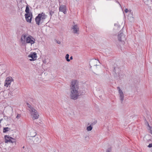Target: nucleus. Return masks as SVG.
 I'll list each match as a JSON object with an SVG mask.
<instances>
[{"mask_svg":"<svg viewBox=\"0 0 152 152\" xmlns=\"http://www.w3.org/2000/svg\"><path fill=\"white\" fill-rule=\"evenodd\" d=\"M79 88L78 83L76 80H72L71 82L70 90V98L73 100L77 99L79 96L78 90Z\"/></svg>","mask_w":152,"mask_h":152,"instance_id":"1","label":"nucleus"},{"mask_svg":"<svg viewBox=\"0 0 152 152\" xmlns=\"http://www.w3.org/2000/svg\"><path fill=\"white\" fill-rule=\"evenodd\" d=\"M20 40L23 44L24 43L26 42L27 43H30L31 45L34 44L35 41V39L31 36L29 35L26 37V34H23L22 35Z\"/></svg>","mask_w":152,"mask_h":152,"instance_id":"2","label":"nucleus"},{"mask_svg":"<svg viewBox=\"0 0 152 152\" xmlns=\"http://www.w3.org/2000/svg\"><path fill=\"white\" fill-rule=\"evenodd\" d=\"M46 16L47 15L43 12L41 14H39L35 18L36 24L39 26L40 25V23H43L46 18Z\"/></svg>","mask_w":152,"mask_h":152,"instance_id":"3","label":"nucleus"},{"mask_svg":"<svg viewBox=\"0 0 152 152\" xmlns=\"http://www.w3.org/2000/svg\"><path fill=\"white\" fill-rule=\"evenodd\" d=\"M118 37V40L121 42L122 44L124 45L125 43L124 40H126V35L123 33L122 30L119 31Z\"/></svg>","mask_w":152,"mask_h":152,"instance_id":"4","label":"nucleus"},{"mask_svg":"<svg viewBox=\"0 0 152 152\" xmlns=\"http://www.w3.org/2000/svg\"><path fill=\"white\" fill-rule=\"evenodd\" d=\"M113 72L115 73V75H118L120 76V74L121 72L120 67L118 65L116 64H114L113 69Z\"/></svg>","mask_w":152,"mask_h":152,"instance_id":"5","label":"nucleus"},{"mask_svg":"<svg viewBox=\"0 0 152 152\" xmlns=\"http://www.w3.org/2000/svg\"><path fill=\"white\" fill-rule=\"evenodd\" d=\"M98 62L100 63L99 61L96 59H92L91 60L89 63L90 68H91L92 66H93L94 67L95 69H96L97 66H99V65L97 64Z\"/></svg>","mask_w":152,"mask_h":152,"instance_id":"6","label":"nucleus"},{"mask_svg":"<svg viewBox=\"0 0 152 152\" xmlns=\"http://www.w3.org/2000/svg\"><path fill=\"white\" fill-rule=\"evenodd\" d=\"M31 112V115L33 116L32 118L33 119H37L38 118L39 115L36 110L34 108H32Z\"/></svg>","mask_w":152,"mask_h":152,"instance_id":"7","label":"nucleus"},{"mask_svg":"<svg viewBox=\"0 0 152 152\" xmlns=\"http://www.w3.org/2000/svg\"><path fill=\"white\" fill-rule=\"evenodd\" d=\"M117 89L118 90L119 95L120 97V100L122 103L124 100V94L122 91L121 90L120 87L118 86L117 87Z\"/></svg>","mask_w":152,"mask_h":152,"instance_id":"8","label":"nucleus"},{"mask_svg":"<svg viewBox=\"0 0 152 152\" xmlns=\"http://www.w3.org/2000/svg\"><path fill=\"white\" fill-rule=\"evenodd\" d=\"M13 81V80L12 77H8L6 78L5 80L4 86L7 87H8V86L10 85L11 82Z\"/></svg>","mask_w":152,"mask_h":152,"instance_id":"9","label":"nucleus"},{"mask_svg":"<svg viewBox=\"0 0 152 152\" xmlns=\"http://www.w3.org/2000/svg\"><path fill=\"white\" fill-rule=\"evenodd\" d=\"M26 19L27 22L31 23L32 18V13L26 14L25 15Z\"/></svg>","mask_w":152,"mask_h":152,"instance_id":"10","label":"nucleus"},{"mask_svg":"<svg viewBox=\"0 0 152 152\" xmlns=\"http://www.w3.org/2000/svg\"><path fill=\"white\" fill-rule=\"evenodd\" d=\"M73 30V32L75 34H79V29L78 26L77 25H74L72 28Z\"/></svg>","mask_w":152,"mask_h":152,"instance_id":"11","label":"nucleus"},{"mask_svg":"<svg viewBox=\"0 0 152 152\" xmlns=\"http://www.w3.org/2000/svg\"><path fill=\"white\" fill-rule=\"evenodd\" d=\"M28 137H34L37 134V133L35 130L31 129L28 132Z\"/></svg>","mask_w":152,"mask_h":152,"instance_id":"12","label":"nucleus"},{"mask_svg":"<svg viewBox=\"0 0 152 152\" xmlns=\"http://www.w3.org/2000/svg\"><path fill=\"white\" fill-rule=\"evenodd\" d=\"M28 57L31 58L29 59L30 61L35 60H36L37 57V53L35 52H34L29 55Z\"/></svg>","mask_w":152,"mask_h":152,"instance_id":"13","label":"nucleus"},{"mask_svg":"<svg viewBox=\"0 0 152 152\" xmlns=\"http://www.w3.org/2000/svg\"><path fill=\"white\" fill-rule=\"evenodd\" d=\"M128 19L131 22L133 21L134 19L133 16V13L131 11H129V13L128 15Z\"/></svg>","mask_w":152,"mask_h":152,"instance_id":"14","label":"nucleus"},{"mask_svg":"<svg viewBox=\"0 0 152 152\" xmlns=\"http://www.w3.org/2000/svg\"><path fill=\"white\" fill-rule=\"evenodd\" d=\"M78 92L79 96L81 95H83L85 94L86 92L85 89H84L83 88L82 89H80L79 90H78Z\"/></svg>","mask_w":152,"mask_h":152,"instance_id":"15","label":"nucleus"},{"mask_svg":"<svg viewBox=\"0 0 152 152\" xmlns=\"http://www.w3.org/2000/svg\"><path fill=\"white\" fill-rule=\"evenodd\" d=\"M33 140L34 143H39L41 141L40 137L39 136L35 137L33 139Z\"/></svg>","mask_w":152,"mask_h":152,"instance_id":"16","label":"nucleus"},{"mask_svg":"<svg viewBox=\"0 0 152 152\" xmlns=\"http://www.w3.org/2000/svg\"><path fill=\"white\" fill-rule=\"evenodd\" d=\"M8 142L12 143H15V144L16 142V140L14 138H12V139H10L9 140H6V142H5V143H8Z\"/></svg>","mask_w":152,"mask_h":152,"instance_id":"17","label":"nucleus"},{"mask_svg":"<svg viewBox=\"0 0 152 152\" xmlns=\"http://www.w3.org/2000/svg\"><path fill=\"white\" fill-rule=\"evenodd\" d=\"M66 9V6L64 5H61L59 7V10L60 11L62 12Z\"/></svg>","mask_w":152,"mask_h":152,"instance_id":"18","label":"nucleus"},{"mask_svg":"<svg viewBox=\"0 0 152 152\" xmlns=\"http://www.w3.org/2000/svg\"><path fill=\"white\" fill-rule=\"evenodd\" d=\"M29 6L28 5H27L26 6V10H25V12L26 13V14H29L30 13H32L31 12H29V9L28 7Z\"/></svg>","mask_w":152,"mask_h":152,"instance_id":"19","label":"nucleus"},{"mask_svg":"<svg viewBox=\"0 0 152 152\" xmlns=\"http://www.w3.org/2000/svg\"><path fill=\"white\" fill-rule=\"evenodd\" d=\"M4 138H5V142H6V140H9V139H12V137L9 136L8 135H5L4 136Z\"/></svg>","mask_w":152,"mask_h":152,"instance_id":"20","label":"nucleus"},{"mask_svg":"<svg viewBox=\"0 0 152 152\" xmlns=\"http://www.w3.org/2000/svg\"><path fill=\"white\" fill-rule=\"evenodd\" d=\"M10 129L8 127H4L3 129V132L4 133H6Z\"/></svg>","mask_w":152,"mask_h":152,"instance_id":"21","label":"nucleus"},{"mask_svg":"<svg viewBox=\"0 0 152 152\" xmlns=\"http://www.w3.org/2000/svg\"><path fill=\"white\" fill-rule=\"evenodd\" d=\"M69 55L68 54H67L65 56V59L67 62H69L70 61V59H69Z\"/></svg>","mask_w":152,"mask_h":152,"instance_id":"22","label":"nucleus"},{"mask_svg":"<svg viewBox=\"0 0 152 152\" xmlns=\"http://www.w3.org/2000/svg\"><path fill=\"white\" fill-rule=\"evenodd\" d=\"M92 128L93 127L91 125L87 127V130L88 131H90L92 130Z\"/></svg>","mask_w":152,"mask_h":152,"instance_id":"23","label":"nucleus"},{"mask_svg":"<svg viewBox=\"0 0 152 152\" xmlns=\"http://www.w3.org/2000/svg\"><path fill=\"white\" fill-rule=\"evenodd\" d=\"M26 104L27 105V106L28 107L30 108V111H31V110H32V108H34L33 107H31V106L30 105V104H29L28 103H27Z\"/></svg>","mask_w":152,"mask_h":152,"instance_id":"24","label":"nucleus"},{"mask_svg":"<svg viewBox=\"0 0 152 152\" xmlns=\"http://www.w3.org/2000/svg\"><path fill=\"white\" fill-rule=\"evenodd\" d=\"M11 88L12 90V91L17 89L16 86L15 85H12L11 86Z\"/></svg>","mask_w":152,"mask_h":152,"instance_id":"25","label":"nucleus"},{"mask_svg":"<svg viewBox=\"0 0 152 152\" xmlns=\"http://www.w3.org/2000/svg\"><path fill=\"white\" fill-rule=\"evenodd\" d=\"M112 151V148L110 147L107 148L106 150V152H111Z\"/></svg>","mask_w":152,"mask_h":152,"instance_id":"26","label":"nucleus"},{"mask_svg":"<svg viewBox=\"0 0 152 152\" xmlns=\"http://www.w3.org/2000/svg\"><path fill=\"white\" fill-rule=\"evenodd\" d=\"M97 122V121L96 120L94 121L91 124V126H93Z\"/></svg>","mask_w":152,"mask_h":152,"instance_id":"27","label":"nucleus"},{"mask_svg":"<svg viewBox=\"0 0 152 152\" xmlns=\"http://www.w3.org/2000/svg\"><path fill=\"white\" fill-rule=\"evenodd\" d=\"M89 139V137L88 136H86V137H85V140L86 141H88Z\"/></svg>","mask_w":152,"mask_h":152,"instance_id":"28","label":"nucleus"},{"mask_svg":"<svg viewBox=\"0 0 152 152\" xmlns=\"http://www.w3.org/2000/svg\"><path fill=\"white\" fill-rule=\"evenodd\" d=\"M54 13V12L52 11H50L49 12L50 15L51 16H52Z\"/></svg>","mask_w":152,"mask_h":152,"instance_id":"29","label":"nucleus"},{"mask_svg":"<svg viewBox=\"0 0 152 152\" xmlns=\"http://www.w3.org/2000/svg\"><path fill=\"white\" fill-rule=\"evenodd\" d=\"M55 41L58 44H61V42L59 41H58L56 40H55Z\"/></svg>","mask_w":152,"mask_h":152,"instance_id":"30","label":"nucleus"},{"mask_svg":"<svg viewBox=\"0 0 152 152\" xmlns=\"http://www.w3.org/2000/svg\"><path fill=\"white\" fill-rule=\"evenodd\" d=\"M21 116V115L20 114H18L17 116L16 117V118H19Z\"/></svg>","mask_w":152,"mask_h":152,"instance_id":"31","label":"nucleus"},{"mask_svg":"<svg viewBox=\"0 0 152 152\" xmlns=\"http://www.w3.org/2000/svg\"><path fill=\"white\" fill-rule=\"evenodd\" d=\"M148 147L149 148L152 147V143L149 144V145H148Z\"/></svg>","mask_w":152,"mask_h":152,"instance_id":"32","label":"nucleus"},{"mask_svg":"<svg viewBox=\"0 0 152 152\" xmlns=\"http://www.w3.org/2000/svg\"><path fill=\"white\" fill-rule=\"evenodd\" d=\"M62 12H63L64 14H66V10H63Z\"/></svg>","mask_w":152,"mask_h":152,"instance_id":"33","label":"nucleus"},{"mask_svg":"<svg viewBox=\"0 0 152 152\" xmlns=\"http://www.w3.org/2000/svg\"><path fill=\"white\" fill-rule=\"evenodd\" d=\"M124 12L126 13H127L128 12V10L127 9H126L124 10Z\"/></svg>","mask_w":152,"mask_h":152,"instance_id":"34","label":"nucleus"},{"mask_svg":"<svg viewBox=\"0 0 152 152\" xmlns=\"http://www.w3.org/2000/svg\"><path fill=\"white\" fill-rule=\"evenodd\" d=\"M73 59V57L72 56H71L70 57V60H72Z\"/></svg>","mask_w":152,"mask_h":152,"instance_id":"35","label":"nucleus"},{"mask_svg":"<svg viewBox=\"0 0 152 152\" xmlns=\"http://www.w3.org/2000/svg\"><path fill=\"white\" fill-rule=\"evenodd\" d=\"M35 82L37 84V83H39V82H37V80H36V81H35Z\"/></svg>","mask_w":152,"mask_h":152,"instance_id":"36","label":"nucleus"},{"mask_svg":"<svg viewBox=\"0 0 152 152\" xmlns=\"http://www.w3.org/2000/svg\"><path fill=\"white\" fill-rule=\"evenodd\" d=\"M4 118L5 119H6V118H7V119H8V118H7L8 117L7 116H4Z\"/></svg>","mask_w":152,"mask_h":152,"instance_id":"37","label":"nucleus"},{"mask_svg":"<svg viewBox=\"0 0 152 152\" xmlns=\"http://www.w3.org/2000/svg\"><path fill=\"white\" fill-rule=\"evenodd\" d=\"M150 129V133L152 134V129L151 130V129Z\"/></svg>","mask_w":152,"mask_h":152,"instance_id":"38","label":"nucleus"},{"mask_svg":"<svg viewBox=\"0 0 152 152\" xmlns=\"http://www.w3.org/2000/svg\"><path fill=\"white\" fill-rule=\"evenodd\" d=\"M42 77H40L39 78L40 79V80H41V79H42V80H43V79H44V78H42Z\"/></svg>","mask_w":152,"mask_h":152,"instance_id":"39","label":"nucleus"},{"mask_svg":"<svg viewBox=\"0 0 152 152\" xmlns=\"http://www.w3.org/2000/svg\"><path fill=\"white\" fill-rule=\"evenodd\" d=\"M148 126L150 128V129H151V127L148 124Z\"/></svg>","mask_w":152,"mask_h":152,"instance_id":"40","label":"nucleus"},{"mask_svg":"<svg viewBox=\"0 0 152 152\" xmlns=\"http://www.w3.org/2000/svg\"><path fill=\"white\" fill-rule=\"evenodd\" d=\"M148 126L150 128V129H151V127L148 124Z\"/></svg>","mask_w":152,"mask_h":152,"instance_id":"41","label":"nucleus"},{"mask_svg":"<svg viewBox=\"0 0 152 152\" xmlns=\"http://www.w3.org/2000/svg\"><path fill=\"white\" fill-rule=\"evenodd\" d=\"M2 120H3V119L2 118L1 119H0V121H1Z\"/></svg>","mask_w":152,"mask_h":152,"instance_id":"42","label":"nucleus"},{"mask_svg":"<svg viewBox=\"0 0 152 152\" xmlns=\"http://www.w3.org/2000/svg\"><path fill=\"white\" fill-rule=\"evenodd\" d=\"M28 152H31V151H29Z\"/></svg>","mask_w":152,"mask_h":152,"instance_id":"43","label":"nucleus"},{"mask_svg":"<svg viewBox=\"0 0 152 152\" xmlns=\"http://www.w3.org/2000/svg\"><path fill=\"white\" fill-rule=\"evenodd\" d=\"M99 96V97L100 98H101V97L102 96Z\"/></svg>","mask_w":152,"mask_h":152,"instance_id":"44","label":"nucleus"},{"mask_svg":"<svg viewBox=\"0 0 152 152\" xmlns=\"http://www.w3.org/2000/svg\"><path fill=\"white\" fill-rule=\"evenodd\" d=\"M24 148V146H23V148Z\"/></svg>","mask_w":152,"mask_h":152,"instance_id":"45","label":"nucleus"},{"mask_svg":"<svg viewBox=\"0 0 152 152\" xmlns=\"http://www.w3.org/2000/svg\"><path fill=\"white\" fill-rule=\"evenodd\" d=\"M150 140H150H150V139H149V140Z\"/></svg>","mask_w":152,"mask_h":152,"instance_id":"46","label":"nucleus"}]
</instances>
